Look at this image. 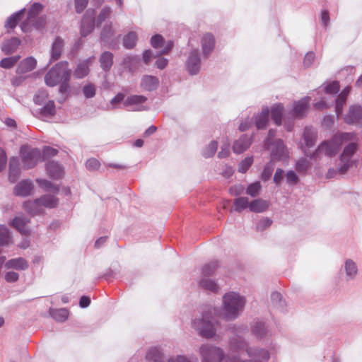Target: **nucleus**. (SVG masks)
<instances>
[{
	"label": "nucleus",
	"mask_w": 362,
	"mask_h": 362,
	"mask_svg": "<svg viewBox=\"0 0 362 362\" xmlns=\"http://www.w3.org/2000/svg\"><path fill=\"white\" fill-rule=\"evenodd\" d=\"M353 136L349 133L337 134L330 140L322 142L309 156L310 158L315 159L321 158L322 156H334L339 152L343 144H345L349 140L353 139Z\"/></svg>",
	"instance_id": "obj_1"
},
{
	"label": "nucleus",
	"mask_w": 362,
	"mask_h": 362,
	"mask_svg": "<svg viewBox=\"0 0 362 362\" xmlns=\"http://www.w3.org/2000/svg\"><path fill=\"white\" fill-rule=\"evenodd\" d=\"M70 77L71 72L68 69H49L45 76V81L51 87L59 85V93L66 95L70 90Z\"/></svg>",
	"instance_id": "obj_2"
},
{
	"label": "nucleus",
	"mask_w": 362,
	"mask_h": 362,
	"mask_svg": "<svg viewBox=\"0 0 362 362\" xmlns=\"http://www.w3.org/2000/svg\"><path fill=\"white\" fill-rule=\"evenodd\" d=\"M245 300L235 293H229L223 296V318L226 320L235 319L244 307Z\"/></svg>",
	"instance_id": "obj_3"
},
{
	"label": "nucleus",
	"mask_w": 362,
	"mask_h": 362,
	"mask_svg": "<svg viewBox=\"0 0 362 362\" xmlns=\"http://www.w3.org/2000/svg\"><path fill=\"white\" fill-rule=\"evenodd\" d=\"M42 6L40 4L35 3L30 8L27 20L21 25L23 32H28L30 29L31 24L37 29L42 28L45 24V18L40 17L37 21H35V16L41 11Z\"/></svg>",
	"instance_id": "obj_4"
},
{
	"label": "nucleus",
	"mask_w": 362,
	"mask_h": 362,
	"mask_svg": "<svg viewBox=\"0 0 362 362\" xmlns=\"http://www.w3.org/2000/svg\"><path fill=\"white\" fill-rule=\"evenodd\" d=\"M351 134L354 136L353 139L349 140L344 144L346 146L340 156L342 165L339 170L342 173L347 171L353 165V162L351 159L358 148L357 138L354 134Z\"/></svg>",
	"instance_id": "obj_5"
},
{
	"label": "nucleus",
	"mask_w": 362,
	"mask_h": 362,
	"mask_svg": "<svg viewBox=\"0 0 362 362\" xmlns=\"http://www.w3.org/2000/svg\"><path fill=\"white\" fill-rule=\"evenodd\" d=\"M211 318L209 314L205 313L202 319L194 320L193 322V327L201 336L210 338L215 334L214 325L210 320Z\"/></svg>",
	"instance_id": "obj_6"
},
{
	"label": "nucleus",
	"mask_w": 362,
	"mask_h": 362,
	"mask_svg": "<svg viewBox=\"0 0 362 362\" xmlns=\"http://www.w3.org/2000/svg\"><path fill=\"white\" fill-rule=\"evenodd\" d=\"M21 155L23 163L27 168L35 167L41 158L40 149L29 146H23L21 148Z\"/></svg>",
	"instance_id": "obj_7"
},
{
	"label": "nucleus",
	"mask_w": 362,
	"mask_h": 362,
	"mask_svg": "<svg viewBox=\"0 0 362 362\" xmlns=\"http://www.w3.org/2000/svg\"><path fill=\"white\" fill-rule=\"evenodd\" d=\"M95 16L94 9L88 8L85 13L81 25V35L86 37L89 35L95 27Z\"/></svg>",
	"instance_id": "obj_8"
},
{
	"label": "nucleus",
	"mask_w": 362,
	"mask_h": 362,
	"mask_svg": "<svg viewBox=\"0 0 362 362\" xmlns=\"http://www.w3.org/2000/svg\"><path fill=\"white\" fill-rule=\"evenodd\" d=\"M216 45L214 35L211 33H205L201 39L202 54L204 57L208 58L213 52Z\"/></svg>",
	"instance_id": "obj_9"
},
{
	"label": "nucleus",
	"mask_w": 362,
	"mask_h": 362,
	"mask_svg": "<svg viewBox=\"0 0 362 362\" xmlns=\"http://www.w3.org/2000/svg\"><path fill=\"white\" fill-rule=\"evenodd\" d=\"M64 45V40L61 37H57L52 45L50 51V58L47 67L51 66L52 63L59 60L60 58L63 47Z\"/></svg>",
	"instance_id": "obj_10"
},
{
	"label": "nucleus",
	"mask_w": 362,
	"mask_h": 362,
	"mask_svg": "<svg viewBox=\"0 0 362 362\" xmlns=\"http://www.w3.org/2000/svg\"><path fill=\"white\" fill-rule=\"evenodd\" d=\"M310 98H304L293 104V110L291 113L293 116L301 118L308 112L309 109Z\"/></svg>",
	"instance_id": "obj_11"
},
{
	"label": "nucleus",
	"mask_w": 362,
	"mask_h": 362,
	"mask_svg": "<svg viewBox=\"0 0 362 362\" xmlns=\"http://www.w3.org/2000/svg\"><path fill=\"white\" fill-rule=\"evenodd\" d=\"M5 267L6 269L25 271L28 269L29 263L23 257L13 258L6 262Z\"/></svg>",
	"instance_id": "obj_12"
},
{
	"label": "nucleus",
	"mask_w": 362,
	"mask_h": 362,
	"mask_svg": "<svg viewBox=\"0 0 362 362\" xmlns=\"http://www.w3.org/2000/svg\"><path fill=\"white\" fill-rule=\"evenodd\" d=\"M362 119V107L358 105L350 107L348 114L344 118L347 124L358 123Z\"/></svg>",
	"instance_id": "obj_13"
},
{
	"label": "nucleus",
	"mask_w": 362,
	"mask_h": 362,
	"mask_svg": "<svg viewBox=\"0 0 362 362\" xmlns=\"http://www.w3.org/2000/svg\"><path fill=\"white\" fill-rule=\"evenodd\" d=\"M33 185L30 180H23L16 185L13 189V194L16 196L26 197L30 195Z\"/></svg>",
	"instance_id": "obj_14"
},
{
	"label": "nucleus",
	"mask_w": 362,
	"mask_h": 362,
	"mask_svg": "<svg viewBox=\"0 0 362 362\" xmlns=\"http://www.w3.org/2000/svg\"><path fill=\"white\" fill-rule=\"evenodd\" d=\"M239 349V355L243 356L246 352L249 356H258L261 357L263 360L267 361L269 359V354L264 350H255L252 349L245 348L244 342H240V345L238 346Z\"/></svg>",
	"instance_id": "obj_15"
},
{
	"label": "nucleus",
	"mask_w": 362,
	"mask_h": 362,
	"mask_svg": "<svg viewBox=\"0 0 362 362\" xmlns=\"http://www.w3.org/2000/svg\"><path fill=\"white\" fill-rule=\"evenodd\" d=\"M252 144V139L250 136L244 135L238 140L235 141L233 144V148L235 153H241L247 149Z\"/></svg>",
	"instance_id": "obj_16"
},
{
	"label": "nucleus",
	"mask_w": 362,
	"mask_h": 362,
	"mask_svg": "<svg viewBox=\"0 0 362 362\" xmlns=\"http://www.w3.org/2000/svg\"><path fill=\"white\" fill-rule=\"evenodd\" d=\"M269 110L268 107L263 108L262 112L255 117V124L258 129H266L269 122Z\"/></svg>",
	"instance_id": "obj_17"
},
{
	"label": "nucleus",
	"mask_w": 362,
	"mask_h": 362,
	"mask_svg": "<svg viewBox=\"0 0 362 362\" xmlns=\"http://www.w3.org/2000/svg\"><path fill=\"white\" fill-rule=\"evenodd\" d=\"M49 175L54 179H59L64 175V169L61 165L54 161H50L47 165Z\"/></svg>",
	"instance_id": "obj_18"
},
{
	"label": "nucleus",
	"mask_w": 362,
	"mask_h": 362,
	"mask_svg": "<svg viewBox=\"0 0 362 362\" xmlns=\"http://www.w3.org/2000/svg\"><path fill=\"white\" fill-rule=\"evenodd\" d=\"M23 209L30 214L35 215L42 211V206L40 199L33 202L28 201L23 204Z\"/></svg>",
	"instance_id": "obj_19"
},
{
	"label": "nucleus",
	"mask_w": 362,
	"mask_h": 362,
	"mask_svg": "<svg viewBox=\"0 0 362 362\" xmlns=\"http://www.w3.org/2000/svg\"><path fill=\"white\" fill-rule=\"evenodd\" d=\"M351 90L350 86H346L338 95L337 100H336V113L337 116L341 115L342 113L343 110V105L346 103V98L348 95L349 94Z\"/></svg>",
	"instance_id": "obj_20"
},
{
	"label": "nucleus",
	"mask_w": 362,
	"mask_h": 362,
	"mask_svg": "<svg viewBox=\"0 0 362 362\" xmlns=\"http://www.w3.org/2000/svg\"><path fill=\"white\" fill-rule=\"evenodd\" d=\"M28 222V219L18 216L13 218L12 221V226L18 230L21 234L27 235L29 233L27 226Z\"/></svg>",
	"instance_id": "obj_21"
},
{
	"label": "nucleus",
	"mask_w": 362,
	"mask_h": 362,
	"mask_svg": "<svg viewBox=\"0 0 362 362\" xmlns=\"http://www.w3.org/2000/svg\"><path fill=\"white\" fill-rule=\"evenodd\" d=\"M21 44V40L17 37H12L5 41L1 47L2 51L6 54L14 52Z\"/></svg>",
	"instance_id": "obj_22"
},
{
	"label": "nucleus",
	"mask_w": 362,
	"mask_h": 362,
	"mask_svg": "<svg viewBox=\"0 0 362 362\" xmlns=\"http://www.w3.org/2000/svg\"><path fill=\"white\" fill-rule=\"evenodd\" d=\"M18 165V158L13 157L10 159L8 178L11 182H16L19 177L20 170Z\"/></svg>",
	"instance_id": "obj_23"
},
{
	"label": "nucleus",
	"mask_w": 362,
	"mask_h": 362,
	"mask_svg": "<svg viewBox=\"0 0 362 362\" xmlns=\"http://www.w3.org/2000/svg\"><path fill=\"white\" fill-rule=\"evenodd\" d=\"M186 64L187 68H196L200 66L201 58L197 49H194L189 52L186 61Z\"/></svg>",
	"instance_id": "obj_24"
},
{
	"label": "nucleus",
	"mask_w": 362,
	"mask_h": 362,
	"mask_svg": "<svg viewBox=\"0 0 362 362\" xmlns=\"http://www.w3.org/2000/svg\"><path fill=\"white\" fill-rule=\"evenodd\" d=\"M271 117L277 126L281 125L284 106L281 104H276L271 107Z\"/></svg>",
	"instance_id": "obj_25"
},
{
	"label": "nucleus",
	"mask_w": 362,
	"mask_h": 362,
	"mask_svg": "<svg viewBox=\"0 0 362 362\" xmlns=\"http://www.w3.org/2000/svg\"><path fill=\"white\" fill-rule=\"evenodd\" d=\"M303 139L306 147L313 146L317 139L316 131L312 127H305L303 132Z\"/></svg>",
	"instance_id": "obj_26"
},
{
	"label": "nucleus",
	"mask_w": 362,
	"mask_h": 362,
	"mask_svg": "<svg viewBox=\"0 0 362 362\" xmlns=\"http://www.w3.org/2000/svg\"><path fill=\"white\" fill-rule=\"evenodd\" d=\"M269 207L268 202L258 199L251 202L249 204V209L251 211L261 213L266 211Z\"/></svg>",
	"instance_id": "obj_27"
},
{
	"label": "nucleus",
	"mask_w": 362,
	"mask_h": 362,
	"mask_svg": "<svg viewBox=\"0 0 362 362\" xmlns=\"http://www.w3.org/2000/svg\"><path fill=\"white\" fill-rule=\"evenodd\" d=\"M275 149L272 150V160H281L285 156V146L282 140L277 139L275 143Z\"/></svg>",
	"instance_id": "obj_28"
},
{
	"label": "nucleus",
	"mask_w": 362,
	"mask_h": 362,
	"mask_svg": "<svg viewBox=\"0 0 362 362\" xmlns=\"http://www.w3.org/2000/svg\"><path fill=\"white\" fill-rule=\"evenodd\" d=\"M141 86L144 89L151 91L158 87V80L152 76H145L142 78Z\"/></svg>",
	"instance_id": "obj_29"
},
{
	"label": "nucleus",
	"mask_w": 362,
	"mask_h": 362,
	"mask_svg": "<svg viewBox=\"0 0 362 362\" xmlns=\"http://www.w3.org/2000/svg\"><path fill=\"white\" fill-rule=\"evenodd\" d=\"M25 8L20 10L19 11L11 15L6 21L5 27L6 28L13 29L18 21H20L25 15Z\"/></svg>",
	"instance_id": "obj_30"
},
{
	"label": "nucleus",
	"mask_w": 362,
	"mask_h": 362,
	"mask_svg": "<svg viewBox=\"0 0 362 362\" xmlns=\"http://www.w3.org/2000/svg\"><path fill=\"white\" fill-rule=\"evenodd\" d=\"M138 40V35L136 32L131 31L128 33L123 38V45L127 49H132L135 47Z\"/></svg>",
	"instance_id": "obj_31"
},
{
	"label": "nucleus",
	"mask_w": 362,
	"mask_h": 362,
	"mask_svg": "<svg viewBox=\"0 0 362 362\" xmlns=\"http://www.w3.org/2000/svg\"><path fill=\"white\" fill-rule=\"evenodd\" d=\"M113 54L110 52H103L100 57V63L102 68H110L113 64Z\"/></svg>",
	"instance_id": "obj_32"
},
{
	"label": "nucleus",
	"mask_w": 362,
	"mask_h": 362,
	"mask_svg": "<svg viewBox=\"0 0 362 362\" xmlns=\"http://www.w3.org/2000/svg\"><path fill=\"white\" fill-rule=\"evenodd\" d=\"M42 206L46 208H54L58 204V199L52 195H45L40 198Z\"/></svg>",
	"instance_id": "obj_33"
},
{
	"label": "nucleus",
	"mask_w": 362,
	"mask_h": 362,
	"mask_svg": "<svg viewBox=\"0 0 362 362\" xmlns=\"http://www.w3.org/2000/svg\"><path fill=\"white\" fill-rule=\"evenodd\" d=\"M249 202L247 197H241L234 199L233 206L234 210L238 212H241L244 209L249 207Z\"/></svg>",
	"instance_id": "obj_34"
},
{
	"label": "nucleus",
	"mask_w": 362,
	"mask_h": 362,
	"mask_svg": "<svg viewBox=\"0 0 362 362\" xmlns=\"http://www.w3.org/2000/svg\"><path fill=\"white\" fill-rule=\"evenodd\" d=\"M114 35L112 23L111 22L105 24L101 32V40L104 42H108Z\"/></svg>",
	"instance_id": "obj_35"
},
{
	"label": "nucleus",
	"mask_w": 362,
	"mask_h": 362,
	"mask_svg": "<svg viewBox=\"0 0 362 362\" xmlns=\"http://www.w3.org/2000/svg\"><path fill=\"white\" fill-rule=\"evenodd\" d=\"M11 242V236L8 229L3 225H0V245H7Z\"/></svg>",
	"instance_id": "obj_36"
},
{
	"label": "nucleus",
	"mask_w": 362,
	"mask_h": 362,
	"mask_svg": "<svg viewBox=\"0 0 362 362\" xmlns=\"http://www.w3.org/2000/svg\"><path fill=\"white\" fill-rule=\"evenodd\" d=\"M51 315L57 321L63 322L67 319L69 316V311L66 309L62 308L52 310L51 312Z\"/></svg>",
	"instance_id": "obj_37"
},
{
	"label": "nucleus",
	"mask_w": 362,
	"mask_h": 362,
	"mask_svg": "<svg viewBox=\"0 0 362 362\" xmlns=\"http://www.w3.org/2000/svg\"><path fill=\"white\" fill-rule=\"evenodd\" d=\"M146 100V98L143 95H131L124 102L125 106L137 105L144 103Z\"/></svg>",
	"instance_id": "obj_38"
},
{
	"label": "nucleus",
	"mask_w": 362,
	"mask_h": 362,
	"mask_svg": "<svg viewBox=\"0 0 362 362\" xmlns=\"http://www.w3.org/2000/svg\"><path fill=\"white\" fill-rule=\"evenodd\" d=\"M20 59V56L6 57L0 61L1 68H11L16 64Z\"/></svg>",
	"instance_id": "obj_39"
},
{
	"label": "nucleus",
	"mask_w": 362,
	"mask_h": 362,
	"mask_svg": "<svg viewBox=\"0 0 362 362\" xmlns=\"http://www.w3.org/2000/svg\"><path fill=\"white\" fill-rule=\"evenodd\" d=\"M218 267V262L216 261L211 262L206 264L202 268V274L204 276L212 275Z\"/></svg>",
	"instance_id": "obj_40"
},
{
	"label": "nucleus",
	"mask_w": 362,
	"mask_h": 362,
	"mask_svg": "<svg viewBox=\"0 0 362 362\" xmlns=\"http://www.w3.org/2000/svg\"><path fill=\"white\" fill-rule=\"evenodd\" d=\"M274 163L273 160H271L270 162L267 163L264 168V170L261 175L262 180L264 181L268 180L272 176V174L274 171Z\"/></svg>",
	"instance_id": "obj_41"
},
{
	"label": "nucleus",
	"mask_w": 362,
	"mask_h": 362,
	"mask_svg": "<svg viewBox=\"0 0 362 362\" xmlns=\"http://www.w3.org/2000/svg\"><path fill=\"white\" fill-rule=\"evenodd\" d=\"M162 356L160 350L157 348H152L149 349L146 354V358L148 361H152L154 362H160L161 360Z\"/></svg>",
	"instance_id": "obj_42"
},
{
	"label": "nucleus",
	"mask_w": 362,
	"mask_h": 362,
	"mask_svg": "<svg viewBox=\"0 0 362 362\" xmlns=\"http://www.w3.org/2000/svg\"><path fill=\"white\" fill-rule=\"evenodd\" d=\"M199 284L203 288L211 291L214 293H216L218 290L216 284L211 280L203 279L200 281Z\"/></svg>",
	"instance_id": "obj_43"
},
{
	"label": "nucleus",
	"mask_w": 362,
	"mask_h": 362,
	"mask_svg": "<svg viewBox=\"0 0 362 362\" xmlns=\"http://www.w3.org/2000/svg\"><path fill=\"white\" fill-rule=\"evenodd\" d=\"M55 112V105L53 100L48 101L41 110V113L45 116H52Z\"/></svg>",
	"instance_id": "obj_44"
},
{
	"label": "nucleus",
	"mask_w": 362,
	"mask_h": 362,
	"mask_svg": "<svg viewBox=\"0 0 362 362\" xmlns=\"http://www.w3.org/2000/svg\"><path fill=\"white\" fill-rule=\"evenodd\" d=\"M218 144L216 141H211L204 150L203 155L206 158L213 156L217 150Z\"/></svg>",
	"instance_id": "obj_45"
},
{
	"label": "nucleus",
	"mask_w": 362,
	"mask_h": 362,
	"mask_svg": "<svg viewBox=\"0 0 362 362\" xmlns=\"http://www.w3.org/2000/svg\"><path fill=\"white\" fill-rule=\"evenodd\" d=\"M345 269L347 276L354 278L357 273V267L356 264L351 260H347L345 264Z\"/></svg>",
	"instance_id": "obj_46"
},
{
	"label": "nucleus",
	"mask_w": 362,
	"mask_h": 362,
	"mask_svg": "<svg viewBox=\"0 0 362 362\" xmlns=\"http://www.w3.org/2000/svg\"><path fill=\"white\" fill-rule=\"evenodd\" d=\"M339 88V83L337 81H334L326 85L325 87V93L327 94H335L338 93Z\"/></svg>",
	"instance_id": "obj_47"
},
{
	"label": "nucleus",
	"mask_w": 362,
	"mask_h": 362,
	"mask_svg": "<svg viewBox=\"0 0 362 362\" xmlns=\"http://www.w3.org/2000/svg\"><path fill=\"white\" fill-rule=\"evenodd\" d=\"M261 189V185L259 182H255L254 183L250 184L246 190V193L251 197H255L258 194L259 190Z\"/></svg>",
	"instance_id": "obj_48"
},
{
	"label": "nucleus",
	"mask_w": 362,
	"mask_h": 362,
	"mask_svg": "<svg viewBox=\"0 0 362 362\" xmlns=\"http://www.w3.org/2000/svg\"><path fill=\"white\" fill-rule=\"evenodd\" d=\"M111 13V9L108 6H105L102 8L100 13L97 16V24H101L110 15Z\"/></svg>",
	"instance_id": "obj_49"
},
{
	"label": "nucleus",
	"mask_w": 362,
	"mask_h": 362,
	"mask_svg": "<svg viewBox=\"0 0 362 362\" xmlns=\"http://www.w3.org/2000/svg\"><path fill=\"white\" fill-rule=\"evenodd\" d=\"M310 163L305 158L299 159L296 163V169L298 173H304L309 168Z\"/></svg>",
	"instance_id": "obj_50"
},
{
	"label": "nucleus",
	"mask_w": 362,
	"mask_h": 362,
	"mask_svg": "<svg viewBox=\"0 0 362 362\" xmlns=\"http://www.w3.org/2000/svg\"><path fill=\"white\" fill-rule=\"evenodd\" d=\"M253 162L252 157H246L240 164L238 170L240 173H245L251 166Z\"/></svg>",
	"instance_id": "obj_51"
},
{
	"label": "nucleus",
	"mask_w": 362,
	"mask_h": 362,
	"mask_svg": "<svg viewBox=\"0 0 362 362\" xmlns=\"http://www.w3.org/2000/svg\"><path fill=\"white\" fill-rule=\"evenodd\" d=\"M141 58L139 56L130 55L127 56L124 59V64L125 66H137L139 64Z\"/></svg>",
	"instance_id": "obj_52"
},
{
	"label": "nucleus",
	"mask_w": 362,
	"mask_h": 362,
	"mask_svg": "<svg viewBox=\"0 0 362 362\" xmlns=\"http://www.w3.org/2000/svg\"><path fill=\"white\" fill-rule=\"evenodd\" d=\"M100 162L93 158H89L86 163V167L89 171H95L99 169Z\"/></svg>",
	"instance_id": "obj_53"
},
{
	"label": "nucleus",
	"mask_w": 362,
	"mask_h": 362,
	"mask_svg": "<svg viewBox=\"0 0 362 362\" xmlns=\"http://www.w3.org/2000/svg\"><path fill=\"white\" fill-rule=\"evenodd\" d=\"M37 60L33 57H28L21 62V68H35Z\"/></svg>",
	"instance_id": "obj_54"
},
{
	"label": "nucleus",
	"mask_w": 362,
	"mask_h": 362,
	"mask_svg": "<svg viewBox=\"0 0 362 362\" xmlns=\"http://www.w3.org/2000/svg\"><path fill=\"white\" fill-rule=\"evenodd\" d=\"M163 42V37L160 35H155L151 39V45L156 49L162 47Z\"/></svg>",
	"instance_id": "obj_55"
},
{
	"label": "nucleus",
	"mask_w": 362,
	"mask_h": 362,
	"mask_svg": "<svg viewBox=\"0 0 362 362\" xmlns=\"http://www.w3.org/2000/svg\"><path fill=\"white\" fill-rule=\"evenodd\" d=\"M272 221L269 218L261 219L257 224L256 229L257 231H262L269 227Z\"/></svg>",
	"instance_id": "obj_56"
},
{
	"label": "nucleus",
	"mask_w": 362,
	"mask_h": 362,
	"mask_svg": "<svg viewBox=\"0 0 362 362\" xmlns=\"http://www.w3.org/2000/svg\"><path fill=\"white\" fill-rule=\"evenodd\" d=\"M83 92L86 98H91L95 96L96 90L93 85L88 84L83 87Z\"/></svg>",
	"instance_id": "obj_57"
},
{
	"label": "nucleus",
	"mask_w": 362,
	"mask_h": 362,
	"mask_svg": "<svg viewBox=\"0 0 362 362\" xmlns=\"http://www.w3.org/2000/svg\"><path fill=\"white\" fill-rule=\"evenodd\" d=\"M5 280L8 283L16 282L19 279V275L17 272L10 271L7 272L4 276Z\"/></svg>",
	"instance_id": "obj_58"
},
{
	"label": "nucleus",
	"mask_w": 362,
	"mask_h": 362,
	"mask_svg": "<svg viewBox=\"0 0 362 362\" xmlns=\"http://www.w3.org/2000/svg\"><path fill=\"white\" fill-rule=\"evenodd\" d=\"M88 0H75V8L77 13H81L86 7Z\"/></svg>",
	"instance_id": "obj_59"
},
{
	"label": "nucleus",
	"mask_w": 362,
	"mask_h": 362,
	"mask_svg": "<svg viewBox=\"0 0 362 362\" xmlns=\"http://www.w3.org/2000/svg\"><path fill=\"white\" fill-rule=\"evenodd\" d=\"M322 25L327 28L329 23V15L327 10H322L320 15Z\"/></svg>",
	"instance_id": "obj_60"
},
{
	"label": "nucleus",
	"mask_w": 362,
	"mask_h": 362,
	"mask_svg": "<svg viewBox=\"0 0 362 362\" xmlns=\"http://www.w3.org/2000/svg\"><path fill=\"white\" fill-rule=\"evenodd\" d=\"M153 58V52L150 49L145 50L142 54V61L148 64Z\"/></svg>",
	"instance_id": "obj_61"
},
{
	"label": "nucleus",
	"mask_w": 362,
	"mask_h": 362,
	"mask_svg": "<svg viewBox=\"0 0 362 362\" xmlns=\"http://www.w3.org/2000/svg\"><path fill=\"white\" fill-rule=\"evenodd\" d=\"M315 59V54L313 52H308L304 58L303 64L305 66H310Z\"/></svg>",
	"instance_id": "obj_62"
},
{
	"label": "nucleus",
	"mask_w": 362,
	"mask_h": 362,
	"mask_svg": "<svg viewBox=\"0 0 362 362\" xmlns=\"http://www.w3.org/2000/svg\"><path fill=\"white\" fill-rule=\"evenodd\" d=\"M95 61V58L89 57L83 61H82L78 65L77 68H88L93 65V62Z\"/></svg>",
	"instance_id": "obj_63"
},
{
	"label": "nucleus",
	"mask_w": 362,
	"mask_h": 362,
	"mask_svg": "<svg viewBox=\"0 0 362 362\" xmlns=\"http://www.w3.org/2000/svg\"><path fill=\"white\" fill-rule=\"evenodd\" d=\"M286 180L289 183L296 184L298 180V178L295 172L289 171L286 174Z\"/></svg>",
	"instance_id": "obj_64"
}]
</instances>
